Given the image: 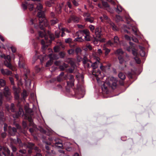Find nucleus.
I'll return each instance as SVG.
<instances>
[{
    "mask_svg": "<svg viewBox=\"0 0 156 156\" xmlns=\"http://www.w3.org/2000/svg\"><path fill=\"white\" fill-rule=\"evenodd\" d=\"M79 31L80 33L83 35L84 34H85V35H90V33L89 30L87 29H85L83 30H79Z\"/></svg>",
    "mask_w": 156,
    "mask_h": 156,
    "instance_id": "nucleus-19",
    "label": "nucleus"
},
{
    "mask_svg": "<svg viewBox=\"0 0 156 156\" xmlns=\"http://www.w3.org/2000/svg\"><path fill=\"white\" fill-rule=\"evenodd\" d=\"M75 40L76 41L80 42L84 41V40L81 37H77L75 39Z\"/></svg>",
    "mask_w": 156,
    "mask_h": 156,
    "instance_id": "nucleus-49",
    "label": "nucleus"
},
{
    "mask_svg": "<svg viewBox=\"0 0 156 156\" xmlns=\"http://www.w3.org/2000/svg\"><path fill=\"white\" fill-rule=\"evenodd\" d=\"M41 44L42 45V51L43 53H44L45 50L48 47V45L46 44L44 41L43 39L41 40Z\"/></svg>",
    "mask_w": 156,
    "mask_h": 156,
    "instance_id": "nucleus-17",
    "label": "nucleus"
},
{
    "mask_svg": "<svg viewBox=\"0 0 156 156\" xmlns=\"http://www.w3.org/2000/svg\"><path fill=\"white\" fill-rule=\"evenodd\" d=\"M72 21L74 22H78V18L74 15L70 16L68 20V22L69 23H71Z\"/></svg>",
    "mask_w": 156,
    "mask_h": 156,
    "instance_id": "nucleus-16",
    "label": "nucleus"
},
{
    "mask_svg": "<svg viewBox=\"0 0 156 156\" xmlns=\"http://www.w3.org/2000/svg\"><path fill=\"white\" fill-rule=\"evenodd\" d=\"M68 67V64L64 63L62 65L60 66L59 68L61 70L63 71L65 70Z\"/></svg>",
    "mask_w": 156,
    "mask_h": 156,
    "instance_id": "nucleus-26",
    "label": "nucleus"
},
{
    "mask_svg": "<svg viewBox=\"0 0 156 156\" xmlns=\"http://www.w3.org/2000/svg\"><path fill=\"white\" fill-rule=\"evenodd\" d=\"M33 150H34V149H29L28 150V154H29V155H30L32 153Z\"/></svg>",
    "mask_w": 156,
    "mask_h": 156,
    "instance_id": "nucleus-62",
    "label": "nucleus"
},
{
    "mask_svg": "<svg viewBox=\"0 0 156 156\" xmlns=\"http://www.w3.org/2000/svg\"><path fill=\"white\" fill-rule=\"evenodd\" d=\"M14 97L17 100H19L20 98V95L19 92L17 91L16 89L14 92Z\"/></svg>",
    "mask_w": 156,
    "mask_h": 156,
    "instance_id": "nucleus-33",
    "label": "nucleus"
},
{
    "mask_svg": "<svg viewBox=\"0 0 156 156\" xmlns=\"http://www.w3.org/2000/svg\"><path fill=\"white\" fill-rule=\"evenodd\" d=\"M76 67V66L75 65L74 63L72 64L71 67L67 69V71L70 73H73L74 69Z\"/></svg>",
    "mask_w": 156,
    "mask_h": 156,
    "instance_id": "nucleus-22",
    "label": "nucleus"
},
{
    "mask_svg": "<svg viewBox=\"0 0 156 156\" xmlns=\"http://www.w3.org/2000/svg\"><path fill=\"white\" fill-rule=\"evenodd\" d=\"M15 106L12 103L11 104L10 106H6V108L9 112L11 111L12 112H14L15 111Z\"/></svg>",
    "mask_w": 156,
    "mask_h": 156,
    "instance_id": "nucleus-18",
    "label": "nucleus"
},
{
    "mask_svg": "<svg viewBox=\"0 0 156 156\" xmlns=\"http://www.w3.org/2000/svg\"><path fill=\"white\" fill-rule=\"evenodd\" d=\"M34 4H29L27 2L22 3V7L24 10H26L27 8L29 10L31 11L33 8H36L35 11H37L38 13L37 14V17L38 19L37 20L36 18L31 19L30 22L32 24H34L35 27L37 28L39 27L42 30H44L45 27H47L48 23L45 17L44 11L42 10L43 6L40 3Z\"/></svg>",
    "mask_w": 156,
    "mask_h": 156,
    "instance_id": "nucleus-1",
    "label": "nucleus"
},
{
    "mask_svg": "<svg viewBox=\"0 0 156 156\" xmlns=\"http://www.w3.org/2000/svg\"><path fill=\"white\" fill-rule=\"evenodd\" d=\"M22 125L24 128H26L27 127V125L26 122L23 121L22 122Z\"/></svg>",
    "mask_w": 156,
    "mask_h": 156,
    "instance_id": "nucleus-58",
    "label": "nucleus"
},
{
    "mask_svg": "<svg viewBox=\"0 0 156 156\" xmlns=\"http://www.w3.org/2000/svg\"><path fill=\"white\" fill-rule=\"evenodd\" d=\"M61 30L62 31L66 32L67 33H69L70 32V30L66 28L62 27Z\"/></svg>",
    "mask_w": 156,
    "mask_h": 156,
    "instance_id": "nucleus-42",
    "label": "nucleus"
},
{
    "mask_svg": "<svg viewBox=\"0 0 156 156\" xmlns=\"http://www.w3.org/2000/svg\"><path fill=\"white\" fill-rule=\"evenodd\" d=\"M72 2L74 6H78V3L77 2H76L75 0H73Z\"/></svg>",
    "mask_w": 156,
    "mask_h": 156,
    "instance_id": "nucleus-64",
    "label": "nucleus"
},
{
    "mask_svg": "<svg viewBox=\"0 0 156 156\" xmlns=\"http://www.w3.org/2000/svg\"><path fill=\"white\" fill-rule=\"evenodd\" d=\"M7 136V133L5 132L2 133L1 134V137L3 139L5 138Z\"/></svg>",
    "mask_w": 156,
    "mask_h": 156,
    "instance_id": "nucleus-55",
    "label": "nucleus"
},
{
    "mask_svg": "<svg viewBox=\"0 0 156 156\" xmlns=\"http://www.w3.org/2000/svg\"><path fill=\"white\" fill-rule=\"evenodd\" d=\"M17 141L19 144L20 147H23L25 143H22L21 140L18 137L17 138Z\"/></svg>",
    "mask_w": 156,
    "mask_h": 156,
    "instance_id": "nucleus-29",
    "label": "nucleus"
},
{
    "mask_svg": "<svg viewBox=\"0 0 156 156\" xmlns=\"http://www.w3.org/2000/svg\"><path fill=\"white\" fill-rule=\"evenodd\" d=\"M9 80L10 81L11 84H14V79L13 77H9Z\"/></svg>",
    "mask_w": 156,
    "mask_h": 156,
    "instance_id": "nucleus-63",
    "label": "nucleus"
},
{
    "mask_svg": "<svg viewBox=\"0 0 156 156\" xmlns=\"http://www.w3.org/2000/svg\"><path fill=\"white\" fill-rule=\"evenodd\" d=\"M123 8L120 5H117V7L115 8V11L118 14L120 13L122 10Z\"/></svg>",
    "mask_w": 156,
    "mask_h": 156,
    "instance_id": "nucleus-24",
    "label": "nucleus"
},
{
    "mask_svg": "<svg viewBox=\"0 0 156 156\" xmlns=\"http://www.w3.org/2000/svg\"><path fill=\"white\" fill-rule=\"evenodd\" d=\"M34 144L31 142H28L27 144L25 143L23 147L28 148L29 149H34L35 147H37L34 146Z\"/></svg>",
    "mask_w": 156,
    "mask_h": 156,
    "instance_id": "nucleus-14",
    "label": "nucleus"
},
{
    "mask_svg": "<svg viewBox=\"0 0 156 156\" xmlns=\"http://www.w3.org/2000/svg\"><path fill=\"white\" fill-rule=\"evenodd\" d=\"M60 31L57 30L55 31V35L50 34L49 35V37L51 40H54L55 38H58L60 35Z\"/></svg>",
    "mask_w": 156,
    "mask_h": 156,
    "instance_id": "nucleus-11",
    "label": "nucleus"
},
{
    "mask_svg": "<svg viewBox=\"0 0 156 156\" xmlns=\"http://www.w3.org/2000/svg\"><path fill=\"white\" fill-rule=\"evenodd\" d=\"M84 39L86 41H90V35H85L84 36Z\"/></svg>",
    "mask_w": 156,
    "mask_h": 156,
    "instance_id": "nucleus-45",
    "label": "nucleus"
},
{
    "mask_svg": "<svg viewBox=\"0 0 156 156\" xmlns=\"http://www.w3.org/2000/svg\"><path fill=\"white\" fill-rule=\"evenodd\" d=\"M6 84V82L5 80L2 79H0V85L2 87H4Z\"/></svg>",
    "mask_w": 156,
    "mask_h": 156,
    "instance_id": "nucleus-37",
    "label": "nucleus"
},
{
    "mask_svg": "<svg viewBox=\"0 0 156 156\" xmlns=\"http://www.w3.org/2000/svg\"><path fill=\"white\" fill-rule=\"evenodd\" d=\"M99 41L98 39H97L96 38H94L93 41L94 45H97Z\"/></svg>",
    "mask_w": 156,
    "mask_h": 156,
    "instance_id": "nucleus-53",
    "label": "nucleus"
},
{
    "mask_svg": "<svg viewBox=\"0 0 156 156\" xmlns=\"http://www.w3.org/2000/svg\"><path fill=\"white\" fill-rule=\"evenodd\" d=\"M58 22V20L56 17H54L51 19L50 22V23L51 25H53L57 23Z\"/></svg>",
    "mask_w": 156,
    "mask_h": 156,
    "instance_id": "nucleus-25",
    "label": "nucleus"
},
{
    "mask_svg": "<svg viewBox=\"0 0 156 156\" xmlns=\"http://www.w3.org/2000/svg\"><path fill=\"white\" fill-rule=\"evenodd\" d=\"M114 41L115 43H118L119 41V39L117 36H115L114 38Z\"/></svg>",
    "mask_w": 156,
    "mask_h": 156,
    "instance_id": "nucleus-56",
    "label": "nucleus"
},
{
    "mask_svg": "<svg viewBox=\"0 0 156 156\" xmlns=\"http://www.w3.org/2000/svg\"><path fill=\"white\" fill-rule=\"evenodd\" d=\"M85 20L87 22H89L90 23L93 22L94 18L92 17H87L85 18Z\"/></svg>",
    "mask_w": 156,
    "mask_h": 156,
    "instance_id": "nucleus-36",
    "label": "nucleus"
},
{
    "mask_svg": "<svg viewBox=\"0 0 156 156\" xmlns=\"http://www.w3.org/2000/svg\"><path fill=\"white\" fill-rule=\"evenodd\" d=\"M100 62L98 61V62H95L92 64L91 66L93 68V73L96 72V69L98 67V64Z\"/></svg>",
    "mask_w": 156,
    "mask_h": 156,
    "instance_id": "nucleus-20",
    "label": "nucleus"
},
{
    "mask_svg": "<svg viewBox=\"0 0 156 156\" xmlns=\"http://www.w3.org/2000/svg\"><path fill=\"white\" fill-rule=\"evenodd\" d=\"M7 58L8 60H6L4 62L5 65L9 68L12 71H14L15 70L14 67L12 65L11 63V58L10 56L7 57Z\"/></svg>",
    "mask_w": 156,
    "mask_h": 156,
    "instance_id": "nucleus-7",
    "label": "nucleus"
},
{
    "mask_svg": "<svg viewBox=\"0 0 156 156\" xmlns=\"http://www.w3.org/2000/svg\"><path fill=\"white\" fill-rule=\"evenodd\" d=\"M52 143L55 144L56 147L61 148L63 147V144L61 140L58 139H55L53 141L52 140Z\"/></svg>",
    "mask_w": 156,
    "mask_h": 156,
    "instance_id": "nucleus-10",
    "label": "nucleus"
},
{
    "mask_svg": "<svg viewBox=\"0 0 156 156\" xmlns=\"http://www.w3.org/2000/svg\"><path fill=\"white\" fill-rule=\"evenodd\" d=\"M102 3L103 6L105 7H109V5L108 4V3L106 2L103 1L102 2Z\"/></svg>",
    "mask_w": 156,
    "mask_h": 156,
    "instance_id": "nucleus-52",
    "label": "nucleus"
},
{
    "mask_svg": "<svg viewBox=\"0 0 156 156\" xmlns=\"http://www.w3.org/2000/svg\"><path fill=\"white\" fill-rule=\"evenodd\" d=\"M94 72L93 73V71L92 74L93 75H95V76L96 77L97 76H98V74H99L101 73L100 71L98 69H96V71L95 72Z\"/></svg>",
    "mask_w": 156,
    "mask_h": 156,
    "instance_id": "nucleus-39",
    "label": "nucleus"
},
{
    "mask_svg": "<svg viewBox=\"0 0 156 156\" xmlns=\"http://www.w3.org/2000/svg\"><path fill=\"white\" fill-rule=\"evenodd\" d=\"M63 5V4H62L61 5H60L58 7L56 8V10L58 11V14L60 13L61 12L62 8Z\"/></svg>",
    "mask_w": 156,
    "mask_h": 156,
    "instance_id": "nucleus-35",
    "label": "nucleus"
},
{
    "mask_svg": "<svg viewBox=\"0 0 156 156\" xmlns=\"http://www.w3.org/2000/svg\"><path fill=\"white\" fill-rule=\"evenodd\" d=\"M118 76L119 78L122 80H124L126 78L125 75L122 72H120L118 74Z\"/></svg>",
    "mask_w": 156,
    "mask_h": 156,
    "instance_id": "nucleus-30",
    "label": "nucleus"
},
{
    "mask_svg": "<svg viewBox=\"0 0 156 156\" xmlns=\"http://www.w3.org/2000/svg\"><path fill=\"white\" fill-rule=\"evenodd\" d=\"M123 53V51L121 49H117L115 51V54L118 55V56L122 55Z\"/></svg>",
    "mask_w": 156,
    "mask_h": 156,
    "instance_id": "nucleus-28",
    "label": "nucleus"
},
{
    "mask_svg": "<svg viewBox=\"0 0 156 156\" xmlns=\"http://www.w3.org/2000/svg\"><path fill=\"white\" fill-rule=\"evenodd\" d=\"M22 95L23 97V99L24 100H25L27 95V92L26 91V90H23V93L22 94Z\"/></svg>",
    "mask_w": 156,
    "mask_h": 156,
    "instance_id": "nucleus-40",
    "label": "nucleus"
},
{
    "mask_svg": "<svg viewBox=\"0 0 156 156\" xmlns=\"http://www.w3.org/2000/svg\"><path fill=\"white\" fill-rule=\"evenodd\" d=\"M67 77L66 75H64V73L62 72L57 77V80L58 82H61L63 80L66 79L68 77L69 80L67 81V86L68 87H72L74 86V76L72 75H69Z\"/></svg>",
    "mask_w": 156,
    "mask_h": 156,
    "instance_id": "nucleus-3",
    "label": "nucleus"
},
{
    "mask_svg": "<svg viewBox=\"0 0 156 156\" xmlns=\"http://www.w3.org/2000/svg\"><path fill=\"white\" fill-rule=\"evenodd\" d=\"M132 53L134 56L136 57L137 55V53L136 50L135 49H133L132 50Z\"/></svg>",
    "mask_w": 156,
    "mask_h": 156,
    "instance_id": "nucleus-51",
    "label": "nucleus"
},
{
    "mask_svg": "<svg viewBox=\"0 0 156 156\" xmlns=\"http://www.w3.org/2000/svg\"><path fill=\"white\" fill-rule=\"evenodd\" d=\"M118 59L119 61V63L121 64H123L125 61L124 57L123 55L118 56Z\"/></svg>",
    "mask_w": 156,
    "mask_h": 156,
    "instance_id": "nucleus-27",
    "label": "nucleus"
},
{
    "mask_svg": "<svg viewBox=\"0 0 156 156\" xmlns=\"http://www.w3.org/2000/svg\"><path fill=\"white\" fill-rule=\"evenodd\" d=\"M89 27L90 30L92 32H93L94 30V29H95L94 26L92 25H90L89 26Z\"/></svg>",
    "mask_w": 156,
    "mask_h": 156,
    "instance_id": "nucleus-61",
    "label": "nucleus"
},
{
    "mask_svg": "<svg viewBox=\"0 0 156 156\" xmlns=\"http://www.w3.org/2000/svg\"><path fill=\"white\" fill-rule=\"evenodd\" d=\"M134 75V73H133L129 72L128 73V76L129 79H132Z\"/></svg>",
    "mask_w": 156,
    "mask_h": 156,
    "instance_id": "nucleus-43",
    "label": "nucleus"
},
{
    "mask_svg": "<svg viewBox=\"0 0 156 156\" xmlns=\"http://www.w3.org/2000/svg\"><path fill=\"white\" fill-rule=\"evenodd\" d=\"M1 72L2 74L4 75H10L12 74V72L8 69H0Z\"/></svg>",
    "mask_w": 156,
    "mask_h": 156,
    "instance_id": "nucleus-12",
    "label": "nucleus"
},
{
    "mask_svg": "<svg viewBox=\"0 0 156 156\" xmlns=\"http://www.w3.org/2000/svg\"><path fill=\"white\" fill-rule=\"evenodd\" d=\"M24 115V113L23 109L20 108L18 112H16L13 114V117L14 118H17L19 117H22Z\"/></svg>",
    "mask_w": 156,
    "mask_h": 156,
    "instance_id": "nucleus-9",
    "label": "nucleus"
},
{
    "mask_svg": "<svg viewBox=\"0 0 156 156\" xmlns=\"http://www.w3.org/2000/svg\"><path fill=\"white\" fill-rule=\"evenodd\" d=\"M65 42L66 43L70 44L72 42V39L70 38L66 39Z\"/></svg>",
    "mask_w": 156,
    "mask_h": 156,
    "instance_id": "nucleus-48",
    "label": "nucleus"
},
{
    "mask_svg": "<svg viewBox=\"0 0 156 156\" xmlns=\"http://www.w3.org/2000/svg\"><path fill=\"white\" fill-rule=\"evenodd\" d=\"M52 62L51 60H50L49 61H48L46 64V66L47 67H48L49 66H51L52 63Z\"/></svg>",
    "mask_w": 156,
    "mask_h": 156,
    "instance_id": "nucleus-57",
    "label": "nucleus"
},
{
    "mask_svg": "<svg viewBox=\"0 0 156 156\" xmlns=\"http://www.w3.org/2000/svg\"><path fill=\"white\" fill-rule=\"evenodd\" d=\"M101 32V27H97L95 29L94 32L97 37L98 38L100 37Z\"/></svg>",
    "mask_w": 156,
    "mask_h": 156,
    "instance_id": "nucleus-15",
    "label": "nucleus"
},
{
    "mask_svg": "<svg viewBox=\"0 0 156 156\" xmlns=\"http://www.w3.org/2000/svg\"><path fill=\"white\" fill-rule=\"evenodd\" d=\"M141 50L140 51V55L142 57L145 56V52L144 51V48L143 47H141Z\"/></svg>",
    "mask_w": 156,
    "mask_h": 156,
    "instance_id": "nucleus-31",
    "label": "nucleus"
},
{
    "mask_svg": "<svg viewBox=\"0 0 156 156\" xmlns=\"http://www.w3.org/2000/svg\"><path fill=\"white\" fill-rule=\"evenodd\" d=\"M10 48L13 53H15L16 52V50L15 47L12 46L10 47Z\"/></svg>",
    "mask_w": 156,
    "mask_h": 156,
    "instance_id": "nucleus-60",
    "label": "nucleus"
},
{
    "mask_svg": "<svg viewBox=\"0 0 156 156\" xmlns=\"http://www.w3.org/2000/svg\"><path fill=\"white\" fill-rule=\"evenodd\" d=\"M129 30H125L124 31L129 34H131V33L133 32L135 35H137V29L135 27H132L129 28Z\"/></svg>",
    "mask_w": 156,
    "mask_h": 156,
    "instance_id": "nucleus-8",
    "label": "nucleus"
},
{
    "mask_svg": "<svg viewBox=\"0 0 156 156\" xmlns=\"http://www.w3.org/2000/svg\"><path fill=\"white\" fill-rule=\"evenodd\" d=\"M54 50L55 52H58L59 50V48L57 46H55L54 48Z\"/></svg>",
    "mask_w": 156,
    "mask_h": 156,
    "instance_id": "nucleus-59",
    "label": "nucleus"
},
{
    "mask_svg": "<svg viewBox=\"0 0 156 156\" xmlns=\"http://www.w3.org/2000/svg\"><path fill=\"white\" fill-rule=\"evenodd\" d=\"M104 51H105V56L107 57L109 53L111 51V50L107 48H105L104 49Z\"/></svg>",
    "mask_w": 156,
    "mask_h": 156,
    "instance_id": "nucleus-34",
    "label": "nucleus"
},
{
    "mask_svg": "<svg viewBox=\"0 0 156 156\" xmlns=\"http://www.w3.org/2000/svg\"><path fill=\"white\" fill-rule=\"evenodd\" d=\"M7 124L5 123L4 124V126L3 127V130L4 132H6L7 131V128H8Z\"/></svg>",
    "mask_w": 156,
    "mask_h": 156,
    "instance_id": "nucleus-54",
    "label": "nucleus"
},
{
    "mask_svg": "<svg viewBox=\"0 0 156 156\" xmlns=\"http://www.w3.org/2000/svg\"><path fill=\"white\" fill-rule=\"evenodd\" d=\"M19 152L23 154H25L27 153V151L24 149H20L19 150Z\"/></svg>",
    "mask_w": 156,
    "mask_h": 156,
    "instance_id": "nucleus-46",
    "label": "nucleus"
},
{
    "mask_svg": "<svg viewBox=\"0 0 156 156\" xmlns=\"http://www.w3.org/2000/svg\"><path fill=\"white\" fill-rule=\"evenodd\" d=\"M59 55L61 58H63L66 55V53L63 51H61L59 53Z\"/></svg>",
    "mask_w": 156,
    "mask_h": 156,
    "instance_id": "nucleus-41",
    "label": "nucleus"
},
{
    "mask_svg": "<svg viewBox=\"0 0 156 156\" xmlns=\"http://www.w3.org/2000/svg\"><path fill=\"white\" fill-rule=\"evenodd\" d=\"M34 150L35 151L36 153L34 156H42L41 154L40 153L41 152V150L38 147H35Z\"/></svg>",
    "mask_w": 156,
    "mask_h": 156,
    "instance_id": "nucleus-21",
    "label": "nucleus"
},
{
    "mask_svg": "<svg viewBox=\"0 0 156 156\" xmlns=\"http://www.w3.org/2000/svg\"><path fill=\"white\" fill-rule=\"evenodd\" d=\"M10 147L13 152H15L17 151L16 147L13 144H11Z\"/></svg>",
    "mask_w": 156,
    "mask_h": 156,
    "instance_id": "nucleus-47",
    "label": "nucleus"
},
{
    "mask_svg": "<svg viewBox=\"0 0 156 156\" xmlns=\"http://www.w3.org/2000/svg\"><path fill=\"white\" fill-rule=\"evenodd\" d=\"M117 80L115 78L113 77H111L109 78L102 85V89L103 90V89L105 90L107 89V87L106 85L111 87L112 89H114L116 88L117 86Z\"/></svg>",
    "mask_w": 156,
    "mask_h": 156,
    "instance_id": "nucleus-4",
    "label": "nucleus"
},
{
    "mask_svg": "<svg viewBox=\"0 0 156 156\" xmlns=\"http://www.w3.org/2000/svg\"><path fill=\"white\" fill-rule=\"evenodd\" d=\"M2 153L5 156H10V151L8 147H4L3 148Z\"/></svg>",
    "mask_w": 156,
    "mask_h": 156,
    "instance_id": "nucleus-13",
    "label": "nucleus"
},
{
    "mask_svg": "<svg viewBox=\"0 0 156 156\" xmlns=\"http://www.w3.org/2000/svg\"><path fill=\"white\" fill-rule=\"evenodd\" d=\"M20 58L19 62V66L20 68H23L24 69V78L25 80V83L27 85H30L31 84L32 77L30 75V71L28 69H26L24 62L20 61V55H18Z\"/></svg>",
    "mask_w": 156,
    "mask_h": 156,
    "instance_id": "nucleus-2",
    "label": "nucleus"
},
{
    "mask_svg": "<svg viewBox=\"0 0 156 156\" xmlns=\"http://www.w3.org/2000/svg\"><path fill=\"white\" fill-rule=\"evenodd\" d=\"M73 89L75 95H79L81 94L82 92L80 89L79 88V87H78L76 89H73Z\"/></svg>",
    "mask_w": 156,
    "mask_h": 156,
    "instance_id": "nucleus-23",
    "label": "nucleus"
},
{
    "mask_svg": "<svg viewBox=\"0 0 156 156\" xmlns=\"http://www.w3.org/2000/svg\"><path fill=\"white\" fill-rule=\"evenodd\" d=\"M134 59L138 64H140V63L141 60L137 56L134 57Z\"/></svg>",
    "mask_w": 156,
    "mask_h": 156,
    "instance_id": "nucleus-50",
    "label": "nucleus"
},
{
    "mask_svg": "<svg viewBox=\"0 0 156 156\" xmlns=\"http://www.w3.org/2000/svg\"><path fill=\"white\" fill-rule=\"evenodd\" d=\"M8 132L10 136H13L17 133V129L14 127H12L10 126L8 127Z\"/></svg>",
    "mask_w": 156,
    "mask_h": 156,
    "instance_id": "nucleus-6",
    "label": "nucleus"
},
{
    "mask_svg": "<svg viewBox=\"0 0 156 156\" xmlns=\"http://www.w3.org/2000/svg\"><path fill=\"white\" fill-rule=\"evenodd\" d=\"M88 61H89V60L85 56L83 59V64L85 65L87 63V62Z\"/></svg>",
    "mask_w": 156,
    "mask_h": 156,
    "instance_id": "nucleus-44",
    "label": "nucleus"
},
{
    "mask_svg": "<svg viewBox=\"0 0 156 156\" xmlns=\"http://www.w3.org/2000/svg\"><path fill=\"white\" fill-rule=\"evenodd\" d=\"M111 26L112 29L114 30L117 31L118 30V28L113 23H111Z\"/></svg>",
    "mask_w": 156,
    "mask_h": 156,
    "instance_id": "nucleus-38",
    "label": "nucleus"
},
{
    "mask_svg": "<svg viewBox=\"0 0 156 156\" xmlns=\"http://www.w3.org/2000/svg\"><path fill=\"white\" fill-rule=\"evenodd\" d=\"M26 112L28 114H30V115H29V114H24L25 118L27 119L29 122L30 126L34 127L35 125L33 122L32 117L30 115H31L33 112V111L31 109H28L26 110Z\"/></svg>",
    "mask_w": 156,
    "mask_h": 156,
    "instance_id": "nucleus-5",
    "label": "nucleus"
},
{
    "mask_svg": "<svg viewBox=\"0 0 156 156\" xmlns=\"http://www.w3.org/2000/svg\"><path fill=\"white\" fill-rule=\"evenodd\" d=\"M50 1H47L45 2L46 5L49 7H51L53 4V0H50Z\"/></svg>",
    "mask_w": 156,
    "mask_h": 156,
    "instance_id": "nucleus-32",
    "label": "nucleus"
}]
</instances>
